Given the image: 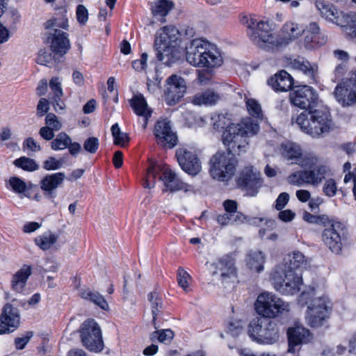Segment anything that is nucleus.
<instances>
[{
    "label": "nucleus",
    "instance_id": "nucleus-40",
    "mask_svg": "<svg viewBox=\"0 0 356 356\" xmlns=\"http://www.w3.org/2000/svg\"><path fill=\"white\" fill-rule=\"evenodd\" d=\"M55 9L59 10L60 17L58 18H52L46 22V29L56 26L63 29H67L68 22L67 19L65 17V13H67L65 8L64 6H60L56 8Z\"/></svg>",
    "mask_w": 356,
    "mask_h": 356
},
{
    "label": "nucleus",
    "instance_id": "nucleus-43",
    "mask_svg": "<svg viewBox=\"0 0 356 356\" xmlns=\"http://www.w3.org/2000/svg\"><path fill=\"white\" fill-rule=\"evenodd\" d=\"M71 143L70 137L65 132L59 133L55 139L51 142V147L53 150L64 149Z\"/></svg>",
    "mask_w": 356,
    "mask_h": 356
},
{
    "label": "nucleus",
    "instance_id": "nucleus-64",
    "mask_svg": "<svg viewBox=\"0 0 356 356\" xmlns=\"http://www.w3.org/2000/svg\"><path fill=\"white\" fill-rule=\"evenodd\" d=\"M296 216V213L290 209L280 211L278 218L283 222H287L293 220Z\"/></svg>",
    "mask_w": 356,
    "mask_h": 356
},
{
    "label": "nucleus",
    "instance_id": "nucleus-45",
    "mask_svg": "<svg viewBox=\"0 0 356 356\" xmlns=\"http://www.w3.org/2000/svg\"><path fill=\"white\" fill-rule=\"evenodd\" d=\"M321 30L316 22H311L307 26V35H305L306 42L318 43Z\"/></svg>",
    "mask_w": 356,
    "mask_h": 356
},
{
    "label": "nucleus",
    "instance_id": "nucleus-20",
    "mask_svg": "<svg viewBox=\"0 0 356 356\" xmlns=\"http://www.w3.org/2000/svg\"><path fill=\"white\" fill-rule=\"evenodd\" d=\"M49 37L50 49L54 54L55 60L63 58L71 47L68 34L61 30L54 29V33Z\"/></svg>",
    "mask_w": 356,
    "mask_h": 356
},
{
    "label": "nucleus",
    "instance_id": "nucleus-49",
    "mask_svg": "<svg viewBox=\"0 0 356 356\" xmlns=\"http://www.w3.org/2000/svg\"><path fill=\"white\" fill-rule=\"evenodd\" d=\"M10 188L18 194L24 193L27 190L26 184L20 178L11 177L8 180Z\"/></svg>",
    "mask_w": 356,
    "mask_h": 356
},
{
    "label": "nucleus",
    "instance_id": "nucleus-10",
    "mask_svg": "<svg viewBox=\"0 0 356 356\" xmlns=\"http://www.w3.org/2000/svg\"><path fill=\"white\" fill-rule=\"evenodd\" d=\"M257 313L262 318H271L289 311V305L275 294L264 292L259 294L254 303Z\"/></svg>",
    "mask_w": 356,
    "mask_h": 356
},
{
    "label": "nucleus",
    "instance_id": "nucleus-35",
    "mask_svg": "<svg viewBox=\"0 0 356 356\" xmlns=\"http://www.w3.org/2000/svg\"><path fill=\"white\" fill-rule=\"evenodd\" d=\"M315 6L323 17L333 23L339 24V11L334 5L326 3L323 0H317L315 1Z\"/></svg>",
    "mask_w": 356,
    "mask_h": 356
},
{
    "label": "nucleus",
    "instance_id": "nucleus-21",
    "mask_svg": "<svg viewBox=\"0 0 356 356\" xmlns=\"http://www.w3.org/2000/svg\"><path fill=\"white\" fill-rule=\"evenodd\" d=\"M20 323L18 309L10 304L3 307L0 316V334L14 331Z\"/></svg>",
    "mask_w": 356,
    "mask_h": 356
},
{
    "label": "nucleus",
    "instance_id": "nucleus-37",
    "mask_svg": "<svg viewBox=\"0 0 356 356\" xmlns=\"http://www.w3.org/2000/svg\"><path fill=\"white\" fill-rule=\"evenodd\" d=\"M246 261L247 266L252 270L260 273L264 270L265 257L261 251H250L247 255Z\"/></svg>",
    "mask_w": 356,
    "mask_h": 356
},
{
    "label": "nucleus",
    "instance_id": "nucleus-54",
    "mask_svg": "<svg viewBox=\"0 0 356 356\" xmlns=\"http://www.w3.org/2000/svg\"><path fill=\"white\" fill-rule=\"evenodd\" d=\"M323 191L324 194L329 197H334L337 191V186L334 179H328L323 184Z\"/></svg>",
    "mask_w": 356,
    "mask_h": 356
},
{
    "label": "nucleus",
    "instance_id": "nucleus-32",
    "mask_svg": "<svg viewBox=\"0 0 356 356\" xmlns=\"http://www.w3.org/2000/svg\"><path fill=\"white\" fill-rule=\"evenodd\" d=\"M280 152L282 157L291 161V164H298L302 151L300 145L294 143L286 142L281 145Z\"/></svg>",
    "mask_w": 356,
    "mask_h": 356
},
{
    "label": "nucleus",
    "instance_id": "nucleus-2",
    "mask_svg": "<svg viewBox=\"0 0 356 356\" xmlns=\"http://www.w3.org/2000/svg\"><path fill=\"white\" fill-rule=\"evenodd\" d=\"M213 129L223 130L222 142L227 148L234 151L243 149L249 145L248 138L256 135L259 131V124L251 118H245L238 124L232 122L228 113L215 114L211 118Z\"/></svg>",
    "mask_w": 356,
    "mask_h": 356
},
{
    "label": "nucleus",
    "instance_id": "nucleus-9",
    "mask_svg": "<svg viewBox=\"0 0 356 356\" xmlns=\"http://www.w3.org/2000/svg\"><path fill=\"white\" fill-rule=\"evenodd\" d=\"M248 334L250 339L259 344H273L279 340L277 323L270 318L257 317L248 325Z\"/></svg>",
    "mask_w": 356,
    "mask_h": 356
},
{
    "label": "nucleus",
    "instance_id": "nucleus-7",
    "mask_svg": "<svg viewBox=\"0 0 356 356\" xmlns=\"http://www.w3.org/2000/svg\"><path fill=\"white\" fill-rule=\"evenodd\" d=\"M247 147L237 151L227 149V152H218L210 159V174L213 179L219 181L227 182L234 175L237 160L235 154L245 152Z\"/></svg>",
    "mask_w": 356,
    "mask_h": 356
},
{
    "label": "nucleus",
    "instance_id": "nucleus-12",
    "mask_svg": "<svg viewBox=\"0 0 356 356\" xmlns=\"http://www.w3.org/2000/svg\"><path fill=\"white\" fill-rule=\"evenodd\" d=\"M80 339L83 346L92 353H100L104 348L102 330L98 323L92 318L86 320L79 329Z\"/></svg>",
    "mask_w": 356,
    "mask_h": 356
},
{
    "label": "nucleus",
    "instance_id": "nucleus-44",
    "mask_svg": "<svg viewBox=\"0 0 356 356\" xmlns=\"http://www.w3.org/2000/svg\"><path fill=\"white\" fill-rule=\"evenodd\" d=\"M13 164L16 167L29 172L35 171L39 168L38 165L33 159L26 156H21L15 159Z\"/></svg>",
    "mask_w": 356,
    "mask_h": 356
},
{
    "label": "nucleus",
    "instance_id": "nucleus-47",
    "mask_svg": "<svg viewBox=\"0 0 356 356\" xmlns=\"http://www.w3.org/2000/svg\"><path fill=\"white\" fill-rule=\"evenodd\" d=\"M303 219L307 222L323 225L327 226V224H330V220L327 215L316 216L311 214L307 211H305L303 213Z\"/></svg>",
    "mask_w": 356,
    "mask_h": 356
},
{
    "label": "nucleus",
    "instance_id": "nucleus-16",
    "mask_svg": "<svg viewBox=\"0 0 356 356\" xmlns=\"http://www.w3.org/2000/svg\"><path fill=\"white\" fill-rule=\"evenodd\" d=\"M186 91V83L182 77L177 74L170 76L166 80L165 100L167 104L173 106L178 103Z\"/></svg>",
    "mask_w": 356,
    "mask_h": 356
},
{
    "label": "nucleus",
    "instance_id": "nucleus-28",
    "mask_svg": "<svg viewBox=\"0 0 356 356\" xmlns=\"http://www.w3.org/2000/svg\"><path fill=\"white\" fill-rule=\"evenodd\" d=\"M31 266L23 265L13 276L11 281L12 289L18 293L23 291L26 285L27 280L32 273Z\"/></svg>",
    "mask_w": 356,
    "mask_h": 356
},
{
    "label": "nucleus",
    "instance_id": "nucleus-24",
    "mask_svg": "<svg viewBox=\"0 0 356 356\" xmlns=\"http://www.w3.org/2000/svg\"><path fill=\"white\" fill-rule=\"evenodd\" d=\"M130 106L134 113L143 118V127L145 129L152 115V111L148 108L147 103L142 94L134 95L129 101Z\"/></svg>",
    "mask_w": 356,
    "mask_h": 356
},
{
    "label": "nucleus",
    "instance_id": "nucleus-26",
    "mask_svg": "<svg viewBox=\"0 0 356 356\" xmlns=\"http://www.w3.org/2000/svg\"><path fill=\"white\" fill-rule=\"evenodd\" d=\"M334 95L336 100L343 107L351 106L356 103V93L343 81L337 85Z\"/></svg>",
    "mask_w": 356,
    "mask_h": 356
},
{
    "label": "nucleus",
    "instance_id": "nucleus-6",
    "mask_svg": "<svg viewBox=\"0 0 356 356\" xmlns=\"http://www.w3.org/2000/svg\"><path fill=\"white\" fill-rule=\"evenodd\" d=\"M296 123L303 132L312 137L328 133L332 126L331 115L327 109L304 111L297 117Z\"/></svg>",
    "mask_w": 356,
    "mask_h": 356
},
{
    "label": "nucleus",
    "instance_id": "nucleus-53",
    "mask_svg": "<svg viewBox=\"0 0 356 356\" xmlns=\"http://www.w3.org/2000/svg\"><path fill=\"white\" fill-rule=\"evenodd\" d=\"M348 24L344 26L345 31L352 38H356V14L347 15Z\"/></svg>",
    "mask_w": 356,
    "mask_h": 356
},
{
    "label": "nucleus",
    "instance_id": "nucleus-50",
    "mask_svg": "<svg viewBox=\"0 0 356 356\" xmlns=\"http://www.w3.org/2000/svg\"><path fill=\"white\" fill-rule=\"evenodd\" d=\"M59 234L50 232L49 234L46 236V251L50 252L57 251L61 246V243L58 240Z\"/></svg>",
    "mask_w": 356,
    "mask_h": 356
},
{
    "label": "nucleus",
    "instance_id": "nucleus-14",
    "mask_svg": "<svg viewBox=\"0 0 356 356\" xmlns=\"http://www.w3.org/2000/svg\"><path fill=\"white\" fill-rule=\"evenodd\" d=\"M289 98L293 105L305 111H310L317 102L318 94L311 86H298L291 90Z\"/></svg>",
    "mask_w": 356,
    "mask_h": 356
},
{
    "label": "nucleus",
    "instance_id": "nucleus-27",
    "mask_svg": "<svg viewBox=\"0 0 356 356\" xmlns=\"http://www.w3.org/2000/svg\"><path fill=\"white\" fill-rule=\"evenodd\" d=\"M216 270L213 274H220L222 280L236 276V268L233 260L228 256L219 259L213 264Z\"/></svg>",
    "mask_w": 356,
    "mask_h": 356
},
{
    "label": "nucleus",
    "instance_id": "nucleus-60",
    "mask_svg": "<svg viewBox=\"0 0 356 356\" xmlns=\"http://www.w3.org/2000/svg\"><path fill=\"white\" fill-rule=\"evenodd\" d=\"M289 200V195L287 193H281L275 200V208L281 211L287 204Z\"/></svg>",
    "mask_w": 356,
    "mask_h": 356
},
{
    "label": "nucleus",
    "instance_id": "nucleus-29",
    "mask_svg": "<svg viewBox=\"0 0 356 356\" xmlns=\"http://www.w3.org/2000/svg\"><path fill=\"white\" fill-rule=\"evenodd\" d=\"M291 64L294 68L302 71L307 76L309 83H317L318 67L316 65H312L303 58L294 59Z\"/></svg>",
    "mask_w": 356,
    "mask_h": 356
},
{
    "label": "nucleus",
    "instance_id": "nucleus-33",
    "mask_svg": "<svg viewBox=\"0 0 356 356\" xmlns=\"http://www.w3.org/2000/svg\"><path fill=\"white\" fill-rule=\"evenodd\" d=\"M79 296L82 299L92 302L102 310L108 311L109 309L107 301L98 291H92L89 288H84L80 290Z\"/></svg>",
    "mask_w": 356,
    "mask_h": 356
},
{
    "label": "nucleus",
    "instance_id": "nucleus-18",
    "mask_svg": "<svg viewBox=\"0 0 356 356\" xmlns=\"http://www.w3.org/2000/svg\"><path fill=\"white\" fill-rule=\"evenodd\" d=\"M154 135L158 144L163 147L171 149L177 143V136L172 130L170 121L167 118L156 122L154 126Z\"/></svg>",
    "mask_w": 356,
    "mask_h": 356
},
{
    "label": "nucleus",
    "instance_id": "nucleus-11",
    "mask_svg": "<svg viewBox=\"0 0 356 356\" xmlns=\"http://www.w3.org/2000/svg\"><path fill=\"white\" fill-rule=\"evenodd\" d=\"M309 296V293L302 292L298 301L302 305L309 304L307 316L308 323L312 327H318L322 326L324 321L328 318L330 308L327 306L325 297L314 298L309 303L306 300Z\"/></svg>",
    "mask_w": 356,
    "mask_h": 356
},
{
    "label": "nucleus",
    "instance_id": "nucleus-39",
    "mask_svg": "<svg viewBox=\"0 0 356 356\" xmlns=\"http://www.w3.org/2000/svg\"><path fill=\"white\" fill-rule=\"evenodd\" d=\"M174 6L173 1L170 0H158L154 2V5L152 8V13L154 16L165 17Z\"/></svg>",
    "mask_w": 356,
    "mask_h": 356
},
{
    "label": "nucleus",
    "instance_id": "nucleus-38",
    "mask_svg": "<svg viewBox=\"0 0 356 356\" xmlns=\"http://www.w3.org/2000/svg\"><path fill=\"white\" fill-rule=\"evenodd\" d=\"M151 304L152 323L155 328H157L156 321L157 316L161 313L163 309V300L161 296L156 292H151L147 296Z\"/></svg>",
    "mask_w": 356,
    "mask_h": 356
},
{
    "label": "nucleus",
    "instance_id": "nucleus-15",
    "mask_svg": "<svg viewBox=\"0 0 356 356\" xmlns=\"http://www.w3.org/2000/svg\"><path fill=\"white\" fill-rule=\"evenodd\" d=\"M175 156L181 168L191 175H197L201 169V161L193 149L181 147L177 149Z\"/></svg>",
    "mask_w": 356,
    "mask_h": 356
},
{
    "label": "nucleus",
    "instance_id": "nucleus-63",
    "mask_svg": "<svg viewBox=\"0 0 356 356\" xmlns=\"http://www.w3.org/2000/svg\"><path fill=\"white\" fill-rule=\"evenodd\" d=\"M343 82L356 93V70L350 72L348 78Z\"/></svg>",
    "mask_w": 356,
    "mask_h": 356
},
{
    "label": "nucleus",
    "instance_id": "nucleus-5",
    "mask_svg": "<svg viewBox=\"0 0 356 356\" xmlns=\"http://www.w3.org/2000/svg\"><path fill=\"white\" fill-rule=\"evenodd\" d=\"M178 38L179 31L173 26H164L157 32L154 47L159 61L170 66L179 58L177 48Z\"/></svg>",
    "mask_w": 356,
    "mask_h": 356
},
{
    "label": "nucleus",
    "instance_id": "nucleus-22",
    "mask_svg": "<svg viewBox=\"0 0 356 356\" xmlns=\"http://www.w3.org/2000/svg\"><path fill=\"white\" fill-rule=\"evenodd\" d=\"M287 336L289 341L288 352L292 353L296 352V346L307 343L312 339V335L309 330L299 325L289 327L287 330Z\"/></svg>",
    "mask_w": 356,
    "mask_h": 356
},
{
    "label": "nucleus",
    "instance_id": "nucleus-41",
    "mask_svg": "<svg viewBox=\"0 0 356 356\" xmlns=\"http://www.w3.org/2000/svg\"><path fill=\"white\" fill-rule=\"evenodd\" d=\"M111 131L115 145H120L122 147L128 145L129 137L127 134L121 131L118 123L112 125Z\"/></svg>",
    "mask_w": 356,
    "mask_h": 356
},
{
    "label": "nucleus",
    "instance_id": "nucleus-1",
    "mask_svg": "<svg viewBox=\"0 0 356 356\" xmlns=\"http://www.w3.org/2000/svg\"><path fill=\"white\" fill-rule=\"evenodd\" d=\"M241 22L246 26V33L250 40L257 46L266 50L275 51L286 46L298 38L304 29L294 22L286 23L282 29L283 36L273 33L268 22L257 21L252 16H243Z\"/></svg>",
    "mask_w": 356,
    "mask_h": 356
},
{
    "label": "nucleus",
    "instance_id": "nucleus-56",
    "mask_svg": "<svg viewBox=\"0 0 356 356\" xmlns=\"http://www.w3.org/2000/svg\"><path fill=\"white\" fill-rule=\"evenodd\" d=\"M212 69L207 67L205 70H198L197 81L201 85H206L212 78Z\"/></svg>",
    "mask_w": 356,
    "mask_h": 356
},
{
    "label": "nucleus",
    "instance_id": "nucleus-62",
    "mask_svg": "<svg viewBox=\"0 0 356 356\" xmlns=\"http://www.w3.org/2000/svg\"><path fill=\"white\" fill-rule=\"evenodd\" d=\"M22 148L24 150L28 149L32 152H37L40 150V145L34 140L33 138H26L22 144Z\"/></svg>",
    "mask_w": 356,
    "mask_h": 356
},
{
    "label": "nucleus",
    "instance_id": "nucleus-52",
    "mask_svg": "<svg viewBox=\"0 0 356 356\" xmlns=\"http://www.w3.org/2000/svg\"><path fill=\"white\" fill-rule=\"evenodd\" d=\"M190 279V275L183 268L179 267L177 271L178 284L186 292L188 291V280Z\"/></svg>",
    "mask_w": 356,
    "mask_h": 356
},
{
    "label": "nucleus",
    "instance_id": "nucleus-25",
    "mask_svg": "<svg viewBox=\"0 0 356 356\" xmlns=\"http://www.w3.org/2000/svg\"><path fill=\"white\" fill-rule=\"evenodd\" d=\"M159 180H162L165 186L170 191H187L190 186L184 183L179 179L177 174L173 172L168 166L165 165L164 171L161 176Z\"/></svg>",
    "mask_w": 356,
    "mask_h": 356
},
{
    "label": "nucleus",
    "instance_id": "nucleus-61",
    "mask_svg": "<svg viewBox=\"0 0 356 356\" xmlns=\"http://www.w3.org/2000/svg\"><path fill=\"white\" fill-rule=\"evenodd\" d=\"M88 10L83 5H79L76 8V19L81 24H85L88 21Z\"/></svg>",
    "mask_w": 356,
    "mask_h": 356
},
{
    "label": "nucleus",
    "instance_id": "nucleus-36",
    "mask_svg": "<svg viewBox=\"0 0 356 356\" xmlns=\"http://www.w3.org/2000/svg\"><path fill=\"white\" fill-rule=\"evenodd\" d=\"M48 111L47 106H46V140H51L55 136L54 131H58L62 128V123L55 114L48 113Z\"/></svg>",
    "mask_w": 356,
    "mask_h": 356
},
{
    "label": "nucleus",
    "instance_id": "nucleus-55",
    "mask_svg": "<svg viewBox=\"0 0 356 356\" xmlns=\"http://www.w3.org/2000/svg\"><path fill=\"white\" fill-rule=\"evenodd\" d=\"M99 145V143L97 138L90 137L84 142L83 149L90 154H95L97 151Z\"/></svg>",
    "mask_w": 356,
    "mask_h": 356
},
{
    "label": "nucleus",
    "instance_id": "nucleus-3",
    "mask_svg": "<svg viewBox=\"0 0 356 356\" xmlns=\"http://www.w3.org/2000/svg\"><path fill=\"white\" fill-rule=\"evenodd\" d=\"M297 165L309 168L294 172L288 177V182L298 186L304 184L318 186L330 172V167L313 152L302 153Z\"/></svg>",
    "mask_w": 356,
    "mask_h": 356
},
{
    "label": "nucleus",
    "instance_id": "nucleus-8",
    "mask_svg": "<svg viewBox=\"0 0 356 356\" xmlns=\"http://www.w3.org/2000/svg\"><path fill=\"white\" fill-rule=\"evenodd\" d=\"M274 289L283 295H294L300 291L302 276L287 265L275 267L270 277Z\"/></svg>",
    "mask_w": 356,
    "mask_h": 356
},
{
    "label": "nucleus",
    "instance_id": "nucleus-57",
    "mask_svg": "<svg viewBox=\"0 0 356 356\" xmlns=\"http://www.w3.org/2000/svg\"><path fill=\"white\" fill-rule=\"evenodd\" d=\"M33 336L31 332H28L23 334L22 337H19L15 339V346L17 350H22L25 348L29 340Z\"/></svg>",
    "mask_w": 356,
    "mask_h": 356
},
{
    "label": "nucleus",
    "instance_id": "nucleus-19",
    "mask_svg": "<svg viewBox=\"0 0 356 356\" xmlns=\"http://www.w3.org/2000/svg\"><path fill=\"white\" fill-rule=\"evenodd\" d=\"M61 81L62 79L58 76H54L50 79L48 99H46V106L51 105L54 110L58 113H60L65 108V104L62 99L63 91Z\"/></svg>",
    "mask_w": 356,
    "mask_h": 356
},
{
    "label": "nucleus",
    "instance_id": "nucleus-17",
    "mask_svg": "<svg viewBox=\"0 0 356 356\" xmlns=\"http://www.w3.org/2000/svg\"><path fill=\"white\" fill-rule=\"evenodd\" d=\"M236 184L239 188L245 190L249 195L254 196L261 186V175L252 166L246 167L240 172Z\"/></svg>",
    "mask_w": 356,
    "mask_h": 356
},
{
    "label": "nucleus",
    "instance_id": "nucleus-31",
    "mask_svg": "<svg viewBox=\"0 0 356 356\" xmlns=\"http://www.w3.org/2000/svg\"><path fill=\"white\" fill-rule=\"evenodd\" d=\"M220 99L219 94L213 90L208 89L196 93L192 97L191 102L196 106H213Z\"/></svg>",
    "mask_w": 356,
    "mask_h": 356
},
{
    "label": "nucleus",
    "instance_id": "nucleus-42",
    "mask_svg": "<svg viewBox=\"0 0 356 356\" xmlns=\"http://www.w3.org/2000/svg\"><path fill=\"white\" fill-rule=\"evenodd\" d=\"M228 216L230 218V224L231 223H243L245 221L248 222L250 224H256L257 222H261L264 220L261 218H248V216L243 214L241 212L238 211L237 210L234 211V213H228Z\"/></svg>",
    "mask_w": 356,
    "mask_h": 356
},
{
    "label": "nucleus",
    "instance_id": "nucleus-13",
    "mask_svg": "<svg viewBox=\"0 0 356 356\" xmlns=\"http://www.w3.org/2000/svg\"><path fill=\"white\" fill-rule=\"evenodd\" d=\"M328 227L325 228L322 234L324 244L334 254H339L342 251L343 242L346 239L345 225L338 221H331Z\"/></svg>",
    "mask_w": 356,
    "mask_h": 356
},
{
    "label": "nucleus",
    "instance_id": "nucleus-34",
    "mask_svg": "<svg viewBox=\"0 0 356 356\" xmlns=\"http://www.w3.org/2000/svg\"><path fill=\"white\" fill-rule=\"evenodd\" d=\"M65 178V173L60 172L46 175V198L54 202V198L56 195L54 190L63 184Z\"/></svg>",
    "mask_w": 356,
    "mask_h": 356
},
{
    "label": "nucleus",
    "instance_id": "nucleus-23",
    "mask_svg": "<svg viewBox=\"0 0 356 356\" xmlns=\"http://www.w3.org/2000/svg\"><path fill=\"white\" fill-rule=\"evenodd\" d=\"M268 84L276 92L292 90L293 77L285 70H281L268 79Z\"/></svg>",
    "mask_w": 356,
    "mask_h": 356
},
{
    "label": "nucleus",
    "instance_id": "nucleus-48",
    "mask_svg": "<svg viewBox=\"0 0 356 356\" xmlns=\"http://www.w3.org/2000/svg\"><path fill=\"white\" fill-rule=\"evenodd\" d=\"M305 256L300 252H295L292 257L289 259V263H285L283 265H287L288 268L293 269L297 272L303 264H305Z\"/></svg>",
    "mask_w": 356,
    "mask_h": 356
},
{
    "label": "nucleus",
    "instance_id": "nucleus-46",
    "mask_svg": "<svg viewBox=\"0 0 356 356\" xmlns=\"http://www.w3.org/2000/svg\"><path fill=\"white\" fill-rule=\"evenodd\" d=\"M174 337V332L170 329H164L153 332L151 334V340L155 338L161 343H169Z\"/></svg>",
    "mask_w": 356,
    "mask_h": 356
},
{
    "label": "nucleus",
    "instance_id": "nucleus-4",
    "mask_svg": "<svg viewBox=\"0 0 356 356\" xmlns=\"http://www.w3.org/2000/svg\"><path fill=\"white\" fill-rule=\"evenodd\" d=\"M186 59L195 67L214 68L222 63V56L216 47L198 39L193 40L186 47Z\"/></svg>",
    "mask_w": 356,
    "mask_h": 356
},
{
    "label": "nucleus",
    "instance_id": "nucleus-51",
    "mask_svg": "<svg viewBox=\"0 0 356 356\" xmlns=\"http://www.w3.org/2000/svg\"><path fill=\"white\" fill-rule=\"evenodd\" d=\"M246 106L249 113L257 118L262 117V111L260 104L253 99H249L246 102Z\"/></svg>",
    "mask_w": 356,
    "mask_h": 356
},
{
    "label": "nucleus",
    "instance_id": "nucleus-58",
    "mask_svg": "<svg viewBox=\"0 0 356 356\" xmlns=\"http://www.w3.org/2000/svg\"><path fill=\"white\" fill-rule=\"evenodd\" d=\"M348 70V65L345 63H341L338 64L334 70V78L332 79L334 82H336L341 79Z\"/></svg>",
    "mask_w": 356,
    "mask_h": 356
},
{
    "label": "nucleus",
    "instance_id": "nucleus-59",
    "mask_svg": "<svg viewBox=\"0 0 356 356\" xmlns=\"http://www.w3.org/2000/svg\"><path fill=\"white\" fill-rule=\"evenodd\" d=\"M63 160H57L54 157H49L46 160V170H55L60 169L63 165Z\"/></svg>",
    "mask_w": 356,
    "mask_h": 356
},
{
    "label": "nucleus",
    "instance_id": "nucleus-30",
    "mask_svg": "<svg viewBox=\"0 0 356 356\" xmlns=\"http://www.w3.org/2000/svg\"><path fill=\"white\" fill-rule=\"evenodd\" d=\"M165 168V165L152 163L149 165L146 170L145 176L143 180V186L145 188H152L155 186L156 179H159V176L162 175Z\"/></svg>",
    "mask_w": 356,
    "mask_h": 356
}]
</instances>
